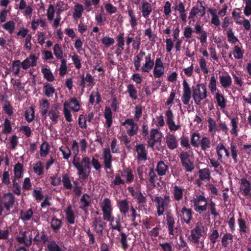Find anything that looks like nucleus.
Returning <instances> with one entry per match:
<instances>
[{
    "label": "nucleus",
    "instance_id": "33",
    "mask_svg": "<svg viewBox=\"0 0 251 251\" xmlns=\"http://www.w3.org/2000/svg\"><path fill=\"white\" fill-rule=\"evenodd\" d=\"M117 205L120 212L124 215H126L129 209V205L127 200H120L117 202Z\"/></svg>",
    "mask_w": 251,
    "mask_h": 251
},
{
    "label": "nucleus",
    "instance_id": "39",
    "mask_svg": "<svg viewBox=\"0 0 251 251\" xmlns=\"http://www.w3.org/2000/svg\"><path fill=\"white\" fill-rule=\"evenodd\" d=\"M226 32L227 41L229 43L234 44L239 41L238 38L235 36L232 28H227L226 30Z\"/></svg>",
    "mask_w": 251,
    "mask_h": 251
},
{
    "label": "nucleus",
    "instance_id": "56",
    "mask_svg": "<svg viewBox=\"0 0 251 251\" xmlns=\"http://www.w3.org/2000/svg\"><path fill=\"white\" fill-rule=\"evenodd\" d=\"M50 147L49 144L44 141L40 146V155L41 157H46L49 153Z\"/></svg>",
    "mask_w": 251,
    "mask_h": 251
},
{
    "label": "nucleus",
    "instance_id": "35",
    "mask_svg": "<svg viewBox=\"0 0 251 251\" xmlns=\"http://www.w3.org/2000/svg\"><path fill=\"white\" fill-rule=\"evenodd\" d=\"M84 11L83 6L79 3H76L73 9V17L75 20L80 19Z\"/></svg>",
    "mask_w": 251,
    "mask_h": 251
},
{
    "label": "nucleus",
    "instance_id": "17",
    "mask_svg": "<svg viewBox=\"0 0 251 251\" xmlns=\"http://www.w3.org/2000/svg\"><path fill=\"white\" fill-rule=\"evenodd\" d=\"M104 220L110 223V226L113 229H116L120 231L121 229V225L119 219H114L113 213L103 217Z\"/></svg>",
    "mask_w": 251,
    "mask_h": 251
},
{
    "label": "nucleus",
    "instance_id": "58",
    "mask_svg": "<svg viewBox=\"0 0 251 251\" xmlns=\"http://www.w3.org/2000/svg\"><path fill=\"white\" fill-rule=\"evenodd\" d=\"M2 28L11 34L13 33L15 29V23L12 21H9L2 25Z\"/></svg>",
    "mask_w": 251,
    "mask_h": 251
},
{
    "label": "nucleus",
    "instance_id": "2",
    "mask_svg": "<svg viewBox=\"0 0 251 251\" xmlns=\"http://www.w3.org/2000/svg\"><path fill=\"white\" fill-rule=\"evenodd\" d=\"M205 233L204 226L202 223L201 222H198L195 227L191 230L189 237L190 240L197 248L203 247V241H201V239Z\"/></svg>",
    "mask_w": 251,
    "mask_h": 251
},
{
    "label": "nucleus",
    "instance_id": "24",
    "mask_svg": "<svg viewBox=\"0 0 251 251\" xmlns=\"http://www.w3.org/2000/svg\"><path fill=\"white\" fill-rule=\"evenodd\" d=\"M140 10L142 16L147 19L149 17L152 10L151 4L146 0L143 1Z\"/></svg>",
    "mask_w": 251,
    "mask_h": 251
},
{
    "label": "nucleus",
    "instance_id": "16",
    "mask_svg": "<svg viewBox=\"0 0 251 251\" xmlns=\"http://www.w3.org/2000/svg\"><path fill=\"white\" fill-rule=\"evenodd\" d=\"M164 140L168 148L170 150H173L178 147V140L175 134L170 133H167Z\"/></svg>",
    "mask_w": 251,
    "mask_h": 251
},
{
    "label": "nucleus",
    "instance_id": "23",
    "mask_svg": "<svg viewBox=\"0 0 251 251\" xmlns=\"http://www.w3.org/2000/svg\"><path fill=\"white\" fill-rule=\"evenodd\" d=\"M37 57L31 54L22 62L21 65L24 70H26L30 67H34L37 65Z\"/></svg>",
    "mask_w": 251,
    "mask_h": 251
},
{
    "label": "nucleus",
    "instance_id": "8",
    "mask_svg": "<svg viewBox=\"0 0 251 251\" xmlns=\"http://www.w3.org/2000/svg\"><path fill=\"white\" fill-rule=\"evenodd\" d=\"M195 211L200 214L205 211L208 206L206 199L203 195H197L192 200Z\"/></svg>",
    "mask_w": 251,
    "mask_h": 251
},
{
    "label": "nucleus",
    "instance_id": "40",
    "mask_svg": "<svg viewBox=\"0 0 251 251\" xmlns=\"http://www.w3.org/2000/svg\"><path fill=\"white\" fill-rule=\"evenodd\" d=\"M101 100V97L98 91H93L91 92L89 100L92 105L99 104Z\"/></svg>",
    "mask_w": 251,
    "mask_h": 251
},
{
    "label": "nucleus",
    "instance_id": "30",
    "mask_svg": "<svg viewBox=\"0 0 251 251\" xmlns=\"http://www.w3.org/2000/svg\"><path fill=\"white\" fill-rule=\"evenodd\" d=\"M214 95L218 107L221 109H225L226 107V100L224 95L219 91H217Z\"/></svg>",
    "mask_w": 251,
    "mask_h": 251
},
{
    "label": "nucleus",
    "instance_id": "21",
    "mask_svg": "<svg viewBox=\"0 0 251 251\" xmlns=\"http://www.w3.org/2000/svg\"><path fill=\"white\" fill-rule=\"evenodd\" d=\"M244 53L243 46L241 44L237 45L234 46L232 52L229 53L228 56L231 58L233 55L235 59L240 60L243 59Z\"/></svg>",
    "mask_w": 251,
    "mask_h": 251
},
{
    "label": "nucleus",
    "instance_id": "59",
    "mask_svg": "<svg viewBox=\"0 0 251 251\" xmlns=\"http://www.w3.org/2000/svg\"><path fill=\"white\" fill-rule=\"evenodd\" d=\"M12 82L13 85V89L16 93H20L24 90V84L22 83L19 79L14 80L12 79Z\"/></svg>",
    "mask_w": 251,
    "mask_h": 251
},
{
    "label": "nucleus",
    "instance_id": "37",
    "mask_svg": "<svg viewBox=\"0 0 251 251\" xmlns=\"http://www.w3.org/2000/svg\"><path fill=\"white\" fill-rule=\"evenodd\" d=\"M39 108L41 113L43 116L46 117L49 108V102L46 99H42L39 101Z\"/></svg>",
    "mask_w": 251,
    "mask_h": 251
},
{
    "label": "nucleus",
    "instance_id": "60",
    "mask_svg": "<svg viewBox=\"0 0 251 251\" xmlns=\"http://www.w3.org/2000/svg\"><path fill=\"white\" fill-rule=\"evenodd\" d=\"M41 72L43 74L44 78L48 81L51 82L54 80L53 75L50 69L46 68H43Z\"/></svg>",
    "mask_w": 251,
    "mask_h": 251
},
{
    "label": "nucleus",
    "instance_id": "11",
    "mask_svg": "<svg viewBox=\"0 0 251 251\" xmlns=\"http://www.w3.org/2000/svg\"><path fill=\"white\" fill-rule=\"evenodd\" d=\"M183 94L182 101L184 104L188 105L189 103L191 96H192V90L188 82L184 79L182 82Z\"/></svg>",
    "mask_w": 251,
    "mask_h": 251
},
{
    "label": "nucleus",
    "instance_id": "22",
    "mask_svg": "<svg viewBox=\"0 0 251 251\" xmlns=\"http://www.w3.org/2000/svg\"><path fill=\"white\" fill-rule=\"evenodd\" d=\"M48 116L52 124H56L60 117V112L58 110L57 106L54 104L49 109L47 116Z\"/></svg>",
    "mask_w": 251,
    "mask_h": 251
},
{
    "label": "nucleus",
    "instance_id": "1",
    "mask_svg": "<svg viewBox=\"0 0 251 251\" xmlns=\"http://www.w3.org/2000/svg\"><path fill=\"white\" fill-rule=\"evenodd\" d=\"M133 61L136 71L147 73L151 71L155 62L151 53H147L143 50L134 57Z\"/></svg>",
    "mask_w": 251,
    "mask_h": 251
},
{
    "label": "nucleus",
    "instance_id": "12",
    "mask_svg": "<svg viewBox=\"0 0 251 251\" xmlns=\"http://www.w3.org/2000/svg\"><path fill=\"white\" fill-rule=\"evenodd\" d=\"M153 69V75L154 78L161 77L165 73V68L161 58H156Z\"/></svg>",
    "mask_w": 251,
    "mask_h": 251
},
{
    "label": "nucleus",
    "instance_id": "42",
    "mask_svg": "<svg viewBox=\"0 0 251 251\" xmlns=\"http://www.w3.org/2000/svg\"><path fill=\"white\" fill-rule=\"evenodd\" d=\"M117 46H118L117 52L119 51L120 53L121 51L124 50V47L125 45V40H124V33L123 32H120L116 37Z\"/></svg>",
    "mask_w": 251,
    "mask_h": 251
},
{
    "label": "nucleus",
    "instance_id": "55",
    "mask_svg": "<svg viewBox=\"0 0 251 251\" xmlns=\"http://www.w3.org/2000/svg\"><path fill=\"white\" fill-rule=\"evenodd\" d=\"M53 53L57 59H64L63 52L61 49V46L58 44H55L53 48Z\"/></svg>",
    "mask_w": 251,
    "mask_h": 251
},
{
    "label": "nucleus",
    "instance_id": "36",
    "mask_svg": "<svg viewBox=\"0 0 251 251\" xmlns=\"http://www.w3.org/2000/svg\"><path fill=\"white\" fill-rule=\"evenodd\" d=\"M80 205L79 208L87 212L86 208L91 204L90 197L87 194H84L80 200Z\"/></svg>",
    "mask_w": 251,
    "mask_h": 251
},
{
    "label": "nucleus",
    "instance_id": "14",
    "mask_svg": "<svg viewBox=\"0 0 251 251\" xmlns=\"http://www.w3.org/2000/svg\"><path fill=\"white\" fill-rule=\"evenodd\" d=\"M103 217L111 214L113 211V207L111 201L108 198H104L100 202Z\"/></svg>",
    "mask_w": 251,
    "mask_h": 251
},
{
    "label": "nucleus",
    "instance_id": "48",
    "mask_svg": "<svg viewBox=\"0 0 251 251\" xmlns=\"http://www.w3.org/2000/svg\"><path fill=\"white\" fill-rule=\"evenodd\" d=\"M61 182L63 187L66 189L71 190L73 188V185L71 182V179L68 175L66 174H63Z\"/></svg>",
    "mask_w": 251,
    "mask_h": 251
},
{
    "label": "nucleus",
    "instance_id": "7",
    "mask_svg": "<svg viewBox=\"0 0 251 251\" xmlns=\"http://www.w3.org/2000/svg\"><path fill=\"white\" fill-rule=\"evenodd\" d=\"M91 159L90 157L83 156L80 165L81 166L80 169H77V175L82 179H86L90 175L91 172L90 166Z\"/></svg>",
    "mask_w": 251,
    "mask_h": 251
},
{
    "label": "nucleus",
    "instance_id": "45",
    "mask_svg": "<svg viewBox=\"0 0 251 251\" xmlns=\"http://www.w3.org/2000/svg\"><path fill=\"white\" fill-rule=\"evenodd\" d=\"M45 95L48 97H52L55 93V89L51 84L45 83L43 87Z\"/></svg>",
    "mask_w": 251,
    "mask_h": 251
},
{
    "label": "nucleus",
    "instance_id": "43",
    "mask_svg": "<svg viewBox=\"0 0 251 251\" xmlns=\"http://www.w3.org/2000/svg\"><path fill=\"white\" fill-rule=\"evenodd\" d=\"M128 15L129 17V23L132 27H136L138 25V19L134 10L129 8L127 11Z\"/></svg>",
    "mask_w": 251,
    "mask_h": 251
},
{
    "label": "nucleus",
    "instance_id": "44",
    "mask_svg": "<svg viewBox=\"0 0 251 251\" xmlns=\"http://www.w3.org/2000/svg\"><path fill=\"white\" fill-rule=\"evenodd\" d=\"M104 225V222L100 218H95L94 219L93 226L97 232H102Z\"/></svg>",
    "mask_w": 251,
    "mask_h": 251
},
{
    "label": "nucleus",
    "instance_id": "31",
    "mask_svg": "<svg viewBox=\"0 0 251 251\" xmlns=\"http://www.w3.org/2000/svg\"><path fill=\"white\" fill-rule=\"evenodd\" d=\"M64 212L67 221L71 225L75 224V215L71 204L68 205L66 209L64 210Z\"/></svg>",
    "mask_w": 251,
    "mask_h": 251
},
{
    "label": "nucleus",
    "instance_id": "19",
    "mask_svg": "<svg viewBox=\"0 0 251 251\" xmlns=\"http://www.w3.org/2000/svg\"><path fill=\"white\" fill-rule=\"evenodd\" d=\"M135 151L137 153L136 158L139 161L147 160V151L145 145L142 144H137L135 147Z\"/></svg>",
    "mask_w": 251,
    "mask_h": 251
},
{
    "label": "nucleus",
    "instance_id": "38",
    "mask_svg": "<svg viewBox=\"0 0 251 251\" xmlns=\"http://www.w3.org/2000/svg\"><path fill=\"white\" fill-rule=\"evenodd\" d=\"M168 170V166L164 162L160 161L158 162L156 171L159 176H162L165 175Z\"/></svg>",
    "mask_w": 251,
    "mask_h": 251
},
{
    "label": "nucleus",
    "instance_id": "10",
    "mask_svg": "<svg viewBox=\"0 0 251 251\" xmlns=\"http://www.w3.org/2000/svg\"><path fill=\"white\" fill-rule=\"evenodd\" d=\"M162 133L158 129L152 128L150 131V139L147 142L148 146L153 148L155 143L162 141Z\"/></svg>",
    "mask_w": 251,
    "mask_h": 251
},
{
    "label": "nucleus",
    "instance_id": "4",
    "mask_svg": "<svg viewBox=\"0 0 251 251\" xmlns=\"http://www.w3.org/2000/svg\"><path fill=\"white\" fill-rule=\"evenodd\" d=\"M207 97V90L204 83H199L192 88V98L195 104L200 105Z\"/></svg>",
    "mask_w": 251,
    "mask_h": 251
},
{
    "label": "nucleus",
    "instance_id": "29",
    "mask_svg": "<svg viewBox=\"0 0 251 251\" xmlns=\"http://www.w3.org/2000/svg\"><path fill=\"white\" fill-rule=\"evenodd\" d=\"M216 153L218 155V160L222 161V158L225 155L226 157L229 156L228 150L225 147L223 144L219 143L216 147Z\"/></svg>",
    "mask_w": 251,
    "mask_h": 251
},
{
    "label": "nucleus",
    "instance_id": "64",
    "mask_svg": "<svg viewBox=\"0 0 251 251\" xmlns=\"http://www.w3.org/2000/svg\"><path fill=\"white\" fill-rule=\"evenodd\" d=\"M25 117L26 120L30 123L34 118V108L30 106L25 111Z\"/></svg>",
    "mask_w": 251,
    "mask_h": 251
},
{
    "label": "nucleus",
    "instance_id": "46",
    "mask_svg": "<svg viewBox=\"0 0 251 251\" xmlns=\"http://www.w3.org/2000/svg\"><path fill=\"white\" fill-rule=\"evenodd\" d=\"M23 166L20 163H17L14 168V179H19L23 177Z\"/></svg>",
    "mask_w": 251,
    "mask_h": 251
},
{
    "label": "nucleus",
    "instance_id": "52",
    "mask_svg": "<svg viewBox=\"0 0 251 251\" xmlns=\"http://www.w3.org/2000/svg\"><path fill=\"white\" fill-rule=\"evenodd\" d=\"M200 134L198 132H194L191 135V143L194 147L200 146L201 142Z\"/></svg>",
    "mask_w": 251,
    "mask_h": 251
},
{
    "label": "nucleus",
    "instance_id": "41",
    "mask_svg": "<svg viewBox=\"0 0 251 251\" xmlns=\"http://www.w3.org/2000/svg\"><path fill=\"white\" fill-rule=\"evenodd\" d=\"M31 28L33 30H35L38 28V26L40 25L43 28H46L47 26L46 22L42 19H33L31 23Z\"/></svg>",
    "mask_w": 251,
    "mask_h": 251
},
{
    "label": "nucleus",
    "instance_id": "20",
    "mask_svg": "<svg viewBox=\"0 0 251 251\" xmlns=\"http://www.w3.org/2000/svg\"><path fill=\"white\" fill-rule=\"evenodd\" d=\"M172 188V194L174 200L177 201L182 200L185 192V188L182 186L176 184H174Z\"/></svg>",
    "mask_w": 251,
    "mask_h": 251
},
{
    "label": "nucleus",
    "instance_id": "50",
    "mask_svg": "<svg viewBox=\"0 0 251 251\" xmlns=\"http://www.w3.org/2000/svg\"><path fill=\"white\" fill-rule=\"evenodd\" d=\"M48 240V237L44 232L37 234L33 239V241L37 244H45Z\"/></svg>",
    "mask_w": 251,
    "mask_h": 251
},
{
    "label": "nucleus",
    "instance_id": "25",
    "mask_svg": "<svg viewBox=\"0 0 251 251\" xmlns=\"http://www.w3.org/2000/svg\"><path fill=\"white\" fill-rule=\"evenodd\" d=\"M121 176L126 183L132 182L134 179V176L132 170L129 168H126L120 172Z\"/></svg>",
    "mask_w": 251,
    "mask_h": 251
},
{
    "label": "nucleus",
    "instance_id": "9",
    "mask_svg": "<svg viewBox=\"0 0 251 251\" xmlns=\"http://www.w3.org/2000/svg\"><path fill=\"white\" fill-rule=\"evenodd\" d=\"M121 125L125 126L126 132L130 136H134L137 133L139 127L138 124L134 121L133 119H126Z\"/></svg>",
    "mask_w": 251,
    "mask_h": 251
},
{
    "label": "nucleus",
    "instance_id": "49",
    "mask_svg": "<svg viewBox=\"0 0 251 251\" xmlns=\"http://www.w3.org/2000/svg\"><path fill=\"white\" fill-rule=\"evenodd\" d=\"M211 145L210 138L206 136H203L200 142V146L202 151H205L210 148Z\"/></svg>",
    "mask_w": 251,
    "mask_h": 251
},
{
    "label": "nucleus",
    "instance_id": "5",
    "mask_svg": "<svg viewBox=\"0 0 251 251\" xmlns=\"http://www.w3.org/2000/svg\"><path fill=\"white\" fill-rule=\"evenodd\" d=\"M154 201L156 202L157 215L160 216L164 214L165 209L169 207L171 199L169 195H164L162 197H155Z\"/></svg>",
    "mask_w": 251,
    "mask_h": 251
},
{
    "label": "nucleus",
    "instance_id": "63",
    "mask_svg": "<svg viewBox=\"0 0 251 251\" xmlns=\"http://www.w3.org/2000/svg\"><path fill=\"white\" fill-rule=\"evenodd\" d=\"M199 176L202 180H208L210 178V172L207 168L201 169L199 172Z\"/></svg>",
    "mask_w": 251,
    "mask_h": 251
},
{
    "label": "nucleus",
    "instance_id": "6",
    "mask_svg": "<svg viewBox=\"0 0 251 251\" xmlns=\"http://www.w3.org/2000/svg\"><path fill=\"white\" fill-rule=\"evenodd\" d=\"M200 6L197 5L191 8L188 16L189 24L194 23L197 20H200V18L205 15L206 8L202 5V2H200Z\"/></svg>",
    "mask_w": 251,
    "mask_h": 251
},
{
    "label": "nucleus",
    "instance_id": "28",
    "mask_svg": "<svg viewBox=\"0 0 251 251\" xmlns=\"http://www.w3.org/2000/svg\"><path fill=\"white\" fill-rule=\"evenodd\" d=\"M103 158L105 168L106 169H110L112 167V155L110 149L108 148H105L103 150Z\"/></svg>",
    "mask_w": 251,
    "mask_h": 251
},
{
    "label": "nucleus",
    "instance_id": "32",
    "mask_svg": "<svg viewBox=\"0 0 251 251\" xmlns=\"http://www.w3.org/2000/svg\"><path fill=\"white\" fill-rule=\"evenodd\" d=\"M103 116L105 119V126L106 128H109L112 123V112L109 107H105Z\"/></svg>",
    "mask_w": 251,
    "mask_h": 251
},
{
    "label": "nucleus",
    "instance_id": "18",
    "mask_svg": "<svg viewBox=\"0 0 251 251\" xmlns=\"http://www.w3.org/2000/svg\"><path fill=\"white\" fill-rule=\"evenodd\" d=\"M240 189L242 194H243L245 197H249L251 198V182L246 178H243L240 179Z\"/></svg>",
    "mask_w": 251,
    "mask_h": 251
},
{
    "label": "nucleus",
    "instance_id": "51",
    "mask_svg": "<svg viewBox=\"0 0 251 251\" xmlns=\"http://www.w3.org/2000/svg\"><path fill=\"white\" fill-rule=\"evenodd\" d=\"M127 92L131 99L133 100L137 99V91L133 84H129L127 86Z\"/></svg>",
    "mask_w": 251,
    "mask_h": 251
},
{
    "label": "nucleus",
    "instance_id": "62",
    "mask_svg": "<svg viewBox=\"0 0 251 251\" xmlns=\"http://www.w3.org/2000/svg\"><path fill=\"white\" fill-rule=\"evenodd\" d=\"M44 165L41 161L36 162L33 166V170L38 176L42 175L44 173Z\"/></svg>",
    "mask_w": 251,
    "mask_h": 251
},
{
    "label": "nucleus",
    "instance_id": "3",
    "mask_svg": "<svg viewBox=\"0 0 251 251\" xmlns=\"http://www.w3.org/2000/svg\"><path fill=\"white\" fill-rule=\"evenodd\" d=\"M70 108L74 112H78L80 108V104L76 98H72L70 101H65L63 103V114L66 120L68 122L73 121Z\"/></svg>",
    "mask_w": 251,
    "mask_h": 251
},
{
    "label": "nucleus",
    "instance_id": "15",
    "mask_svg": "<svg viewBox=\"0 0 251 251\" xmlns=\"http://www.w3.org/2000/svg\"><path fill=\"white\" fill-rule=\"evenodd\" d=\"M21 235L17 236L16 239L20 244H24L26 247H29L32 243L31 233L27 231L20 232Z\"/></svg>",
    "mask_w": 251,
    "mask_h": 251
},
{
    "label": "nucleus",
    "instance_id": "61",
    "mask_svg": "<svg viewBox=\"0 0 251 251\" xmlns=\"http://www.w3.org/2000/svg\"><path fill=\"white\" fill-rule=\"evenodd\" d=\"M200 68L204 74H207L209 73V69L207 65L205 59L201 57L199 60Z\"/></svg>",
    "mask_w": 251,
    "mask_h": 251
},
{
    "label": "nucleus",
    "instance_id": "27",
    "mask_svg": "<svg viewBox=\"0 0 251 251\" xmlns=\"http://www.w3.org/2000/svg\"><path fill=\"white\" fill-rule=\"evenodd\" d=\"M181 219L187 224L190 223L193 218V211L186 207H183L181 209Z\"/></svg>",
    "mask_w": 251,
    "mask_h": 251
},
{
    "label": "nucleus",
    "instance_id": "47",
    "mask_svg": "<svg viewBox=\"0 0 251 251\" xmlns=\"http://www.w3.org/2000/svg\"><path fill=\"white\" fill-rule=\"evenodd\" d=\"M208 86L212 95H214L217 91H219L217 89V79L215 76L213 75L210 77Z\"/></svg>",
    "mask_w": 251,
    "mask_h": 251
},
{
    "label": "nucleus",
    "instance_id": "53",
    "mask_svg": "<svg viewBox=\"0 0 251 251\" xmlns=\"http://www.w3.org/2000/svg\"><path fill=\"white\" fill-rule=\"evenodd\" d=\"M208 124V131L213 135H215L218 131V127L216 122L211 117H208L207 120Z\"/></svg>",
    "mask_w": 251,
    "mask_h": 251
},
{
    "label": "nucleus",
    "instance_id": "54",
    "mask_svg": "<svg viewBox=\"0 0 251 251\" xmlns=\"http://www.w3.org/2000/svg\"><path fill=\"white\" fill-rule=\"evenodd\" d=\"M233 235L230 233H225L222 238V244L224 247H227L232 242Z\"/></svg>",
    "mask_w": 251,
    "mask_h": 251
},
{
    "label": "nucleus",
    "instance_id": "57",
    "mask_svg": "<svg viewBox=\"0 0 251 251\" xmlns=\"http://www.w3.org/2000/svg\"><path fill=\"white\" fill-rule=\"evenodd\" d=\"M209 12L211 15V23L215 26H219L220 20L216 9H210Z\"/></svg>",
    "mask_w": 251,
    "mask_h": 251
},
{
    "label": "nucleus",
    "instance_id": "34",
    "mask_svg": "<svg viewBox=\"0 0 251 251\" xmlns=\"http://www.w3.org/2000/svg\"><path fill=\"white\" fill-rule=\"evenodd\" d=\"M166 221L169 234L173 236L174 235L175 221L173 216L171 214H168L167 215Z\"/></svg>",
    "mask_w": 251,
    "mask_h": 251
},
{
    "label": "nucleus",
    "instance_id": "26",
    "mask_svg": "<svg viewBox=\"0 0 251 251\" xmlns=\"http://www.w3.org/2000/svg\"><path fill=\"white\" fill-rule=\"evenodd\" d=\"M219 78L220 83L224 88H228L232 85V78L228 73L220 75Z\"/></svg>",
    "mask_w": 251,
    "mask_h": 251
},
{
    "label": "nucleus",
    "instance_id": "13",
    "mask_svg": "<svg viewBox=\"0 0 251 251\" xmlns=\"http://www.w3.org/2000/svg\"><path fill=\"white\" fill-rule=\"evenodd\" d=\"M15 197L12 193L8 192L3 194L2 204L7 212H9L10 208L13 207L15 203Z\"/></svg>",
    "mask_w": 251,
    "mask_h": 251
}]
</instances>
